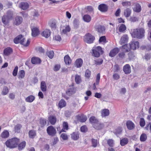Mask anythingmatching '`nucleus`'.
<instances>
[{"mask_svg":"<svg viewBox=\"0 0 151 151\" xmlns=\"http://www.w3.org/2000/svg\"><path fill=\"white\" fill-rule=\"evenodd\" d=\"M145 31L142 28L134 29L132 33V35L134 37L141 39L144 37L145 36Z\"/></svg>","mask_w":151,"mask_h":151,"instance_id":"1","label":"nucleus"},{"mask_svg":"<svg viewBox=\"0 0 151 151\" xmlns=\"http://www.w3.org/2000/svg\"><path fill=\"white\" fill-rule=\"evenodd\" d=\"M13 13L11 11H8L6 15H4L2 16V21L4 27L9 25V21L13 18Z\"/></svg>","mask_w":151,"mask_h":151,"instance_id":"2","label":"nucleus"},{"mask_svg":"<svg viewBox=\"0 0 151 151\" xmlns=\"http://www.w3.org/2000/svg\"><path fill=\"white\" fill-rule=\"evenodd\" d=\"M19 139L16 137H14L8 140L5 142V144L8 147L10 148H14L17 147Z\"/></svg>","mask_w":151,"mask_h":151,"instance_id":"3","label":"nucleus"},{"mask_svg":"<svg viewBox=\"0 0 151 151\" xmlns=\"http://www.w3.org/2000/svg\"><path fill=\"white\" fill-rule=\"evenodd\" d=\"M93 55L96 57H99L101 54L103 53L104 51L102 50L101 47L100 46H98L93 48L92 50Z\"/></svg>","mask_w":151,"mask_h":151,"instance_id":"4","label":"nucleus"},{"mask_svg":"<svg viewBox=\"0 0 151 151\" xmlns=\"http://www.w3.org/2000/svg\"><path fill=\"white\" fill-rule=\"evenodd\" d=\"M47 132L48 135L51 136H55L56 134L55 128L52 126H50L47 128Z\"/></svg>","mask_w":151,"mask_h":151,"instance_id":"5","label":"nucleus"},{"mask_svg":"<svg viewBox=\"0 0 151 151\" xmlns=\"http://www.w3.org/2000/svg\"><path fill=\"white\" fill-rule=\"evenodd\" d=\"M94 39V37L89 33L86 34L84 37V41L88 43H92Z\"/></svg>","mask_w":151,"mask_h":151,"instance_id":"6","label":"nucleus"},{"mask_svg":"<svg viewBox=\"0 0 151 151\" xmlns=\"http://www.w3.org/2000/svg\"><path fill=\"white\" fill-rule=\"evenodd\" d=\"M76 88L73 85L70 86L66 91V94L69 96H71L76 92Z\"/></svg>","mask_w":151,"mask_h":151,"instance_id":"7","label":"nucleus"},{"mask_svg":"<svg viewBox=\"0 0 151 151\" xmlns=\"http://www.w3.org/2000/svg\"><path fill=\"white\" fill-rule=\"evenodd\" d=\"M23 21V18L20 16H17L15 18L13 24L16 26H18L21 24Z\"/></svg>","mask_w":151,"mask_h":151,"instance_id":"8","label":"nucleus"},{"mask_svg":"<svg viewBox=\"0 0 151 151\" xmlns=\"http://www.w3.org/2000/svg\"><path fill=\"white\" fill-rule=\"evenodd\" d=\"M131 49H132L135 50L137 48H138L139 46V42H138L134 41L131 42L129 43Z\"/></svg>","mask_w":151,"mask_h":151,"instance_id":"9","label":"nucleus"},{"mask_svg":"<svg viewBox=\"0 0 151 151\" xmlns=\"http://www.w3.org/2000/svg\"><path fill=\"white\" fill-rule=\"evenodd\" d=\"M134 7L133 8V10L136 13L140 12L141 11L142 8L140 5L138 3H134Z\"/></svg>","mask_w":151,"mask_h":151,"instance_id":"10","label":"nucleus"},{"mask_svg":"<svg viewBox=\"0 0 151 151\" xmlns=\"http://www.w3.org/2000/svg\"><path fill=\"white\" fill-rule=\"evenodd\" d=\"M119 49L118 47L115 48L111 50L109 54V56L113 57L116 55L119 52Z\"/></svg>","mask_w":151,"mask_h":151,"instance_id":"11","label":"nucleus"},{"mask_svg":"<svg viewBox=\"0 0 151 151\" xmlns=\"http://www.w3.org/2000/svg\"><path fill=\"white\" fill-rule=\"evenodd\" d=\"M122 51L127 52L131 50L129 44H126L121 47L120 48Z\"/></svg>","mask_w":151,"mask_h":151,"instance_id":"12","label":"nucleus"},{"mask_svg":"<svg viewBox=\"0 0 151 151\" xmlns=\"http://www.w3.org/2000/svg\"><path fill=\"white\" fill-rule=\"evenodd\" d=\"M128 40V37L127 35L125 34L123 35L119 41V43L121 45L126 43L127 42Z\"/></svg>","mask_w":151,"mask_h":151,"instance_id":"13","label":"nucleus"},{"mask_svg":"<svg viewBox=\"0 0 151 151\" xmlns=\"http://www.w3.org/2000/svg\"><path fill=\"white\" fill-rule=\"evenodd\" d=\"M71 138L74 140L76 141L79 138V134L78 132H74L70 134Z\"/></svg>","mask_w":151,"mask_h":151,"instance_id":"14","label":"nucleus"},{"mask_svg":"<svg viewBox=\"0 0 151 151\" xmlns=\"http://www.w3.org/2000/svg\"><path fill=\"white\" fill-rule=\"evenodd\" d=\"M60 30L62 33L65 34L67 32L70 31V28L68 26H61L60 27Z\"/></svg>","mask_w":151,"mask_h":151,"instance_id":"15","label":"nucleus"},{"mask_svg":"<svg viewBox=\"0 0 151 151\" xmlns=\"http://www.w3.org/2000/svg\"><path fill=\"white\" fill-rule=\"evenodd\" d=\"M123 70L126 74H129L131 72V67L129 64L125 65L123 68Z\"/></svg>","mask_w":151,"mask_h":151,"instance_id":"16","label":"nucleus"},{"mask_svg":"<svg viewBox=\"0 0 151 151\" xmlns=\"http://www.w3.org/2000/svg\"><path fill=\"white\" fill-rule=\"evenodd\" d=\"M32 35L33 37H35L37 36L39 34L38 29L36 27L31 28Z\"/></svg>","mask_w":151,"mask_h":151,"instance_id":"17","label":"nucleus"},{"mask_svg":"<svg viewBox=\"0 0 151 151\" xmlns=\"http://www.w3.org/2000/svg\"><path fill=\"white\" fill-rule=\"evenodd\" d=\"M29 6V4L27 2H22L19 4V7L23 10L27 9Z\"/></svg>","mask_w":151,"mask_h":151,"instance_id":"18","label":"nucleus"},{"mask_svg":"<svg viewBox=\"0 0 151 151\" xmlns=\"http://www.w3.org/2000/svg\"><path fill=\"white\" fill-rule=\"evenodd\" d=\"M31 61L32 63L33 64H40L41 62L40 58L35 57H33L31 59Z\"/></svg>","mask_w":151,"mask_h":151,"instance_id":"19","label":"nucleus"},{"mask_svg":"<svg viewBox=\"0 0 151 151\" xmlns=\"http://www.w3.org/2000/svg\"><path fill=\"white\" fill-rule=\"evenodd\" d=\"M83 60L81 58L77 59L75 63V66L77 68L81 67L82 65Z\"/></svg>","mask_w":151,"mask_h":151,"instance_id":"20","label":"nucleus"},{"mask_svg":"<svg viewBox=\"0 0 151 151\" xmlns=\"http://www.w3.org/2000/svg\"><path fill=\"white\" fill-rule=\"evenodd\" d=\"M90 122L91 123L93 127L96 124H97L98 123V120L94 116H91L89 119Z\"/></svg>","mask_w":151,"mask_h":151,"instance_id":"21","label":"nucleus"},{"mask_svg":"<svg viewBox=\"0 0 151 151\" xmlns=\"http://www.w3.org/2000/svg\"><path fill=\"white\" fill-rule=\"evenodd\" d=\"M77 119L81 122H85L87 119V118L86 116L83 115H78L76 116Z\"/></svg>","mask_w":151,"mask_h":151,"instance_id":"22","label":"nucleus"},{"mask_svg":"<svg viewBox=\"0 0 151 151\" xmlns=\"http://www.w3.org/2000/svg\"><path fill=\"white\" fill-rule=\"evenodd\" d=\"M50 34L51 32L49 29H45L42 32L41 35L42 36L47 38L50 36Z\"/></svg>","mask_w":151,"mask_h":151,"instance_id":"23","label":"nucleus"},{"mask_svg":"<svg viewBox=\"0 0 151 151\" xmlns=\"http://www.w3.org/2000/svg\"><path fill=\"white\" fill-rule=\"evenodd\" d=\"M98 9L101 11L102 12H106L108 9L107 5L104 4H102L99 5Z\"/></svg>","mask_w":151,"mask_h":151,"instance_id":"24","label":"nucleus"},{"mask_svg":"<svg viewBox=\"0 0 151 151\" xmlns=\"http://www.w3.org/2000/svg\"><path fill=\"white\" fill-rule=\"evenodd\" d=\"M12 52V49L9 47L5 48L4 50L3 54L6 56H8L10 55Z\"/></svg>","mask_w":151,"mask_h":151,"instance_id":"25","label":"nucleus"},{"mask_svg":"<svg viewBox=\"0 0 151 151\" xmlns=\"http://www.w3.org/2000/svg\"><path fill=\"white\" fill-rule=\"evenodd\" d=\"M29 43L30 41L29 39L26 40L25 38L23 37L20 42V43L22 45L25 46H27L29 45Z\"/></svg>","mask_w":151,"mask_h":151,"instance_id":"26","label":"nucleus"},{"mask_svg":"<svg viewBox=\"0 0 151 151\" xmlns=\"http://www.w3.org/2000/svg\"><path fill=\"white\" fill-rule=\"evenodd\" d=\"M49 122L52 125H54L56 122V118L53 116H50L48 118Z\"/></svg>","mask_w":151,"mask_h":151,"instance_id":"27","label":"nucleus"},{"mask_svg":"<svg viewBox=\"0 0 151 151\" xmlns=\"http://www.w3.org/2000/svg\"><path fill=\"white\" fill-rule=\"evenodd\" d=\"M100 78V73L97 74L96 76V82L94 83L93 85V89H96V85H98L99 84Z\"/></svg>","mask_w":151,"mask_h":151,"instance_id":"28","label":"nucleus"},{"mask_svg":"<svg viewBox=\"0 0 151 151\" xmlns=\"http://www.w3.org/2000/svg\"><path fill=\"white\" fill-rule=\"evenodd\" d=\"M126 126L129 130H132L134 127V124L131 121H128L126 123Z\"/></svg>","mask_w":151,"mask_h":151,"instance_id":"29","label":"nucleus"},{"mask_svg":"<svg viewBox=\"0 0 151 151\" xmlns=\"http://www.w3.org/2000/svg\"><path fill=\"white\" fill-rule=\"evenodd\" d=\"M132 12V10L130 8H127L124 9V15L126 17H129Z\"/></svg>","mask_w":151,"mask_h":151,"instance_id":"30","label":"nucleus"},{"mask_svg":"<svg viewBox=\"0 0 151 151\" xmlns=\"http://www.w3.org/2000/svg\"><path fill=\"white\" fill-rule=\"evenodd\" d=\"M28 134L30 138H34L36 135V132L34 130H30L29 131Z\"/></svg>","mask_w":151,"mask_h":151,"instance_id":"31","label":"nucleus"},{"mask_svg":"<svg viewBox=\"0 0 151 151\" xmlns=\"http://www.w3.org/2000/svg\"><path fill=\"white\" fill-rule=\"evenodd\" d=\"M96 30L100 33H102L105 30L104 27L101 25H98L96 26Z\"/></svg>","mask_w":151,"mask_h":151,"instance_id":"32","label":"nucleus"},{"mask_svg":"<svg viewBox=\"0 0 151 151\" xmlns=\"http://www.w3.org/2000/svg\"><path fill=\"white\" fill-rule=\"evenodd\" d=\"M91 17L88 15L85 14L83 17V21L86 22H89L91 20Z\"/></svg>","mask_w":151,"mask_h":151,"instance_id":"33","label":"nucleus"},{"mask_svg":"<svg viewBox=\"0 0 151 151\" xmlns=\"http://www.w3.org/2000/svg\"><path fill=\"white\" fill-rule=\"evenodd\" d=\"M25 72L23 70H21L19 72L18 78L19 79L24 78L25 76Z\"/></svg>","mask_w":151,"mask_h":151,"instance_id":"34","label":"nucleus"},{"mask_svg":"<svg viewBox=\"0 0 151 151\" xmlns=\"http://www.w3.org/2000/svg\"><path fill=\"white\" fill-rule=\"evenodd\" d=\"M101 114L103 117L108 116L109 114V110L107 109H104L102 110Z\"/></svg>","mask_w":151,"mask_h":151,"instance_id":"35","label":"nucleus"},{"mask_svg":"<svg viewBox=\"0 0 151 151\" xmlns=\"http://www.w3.org/2000/svg\"><path fill=\"white\" fill-rule=\"evenodd\" d=\"M40 88L41 90L43 92L46 91L47 86L45 82L44 81H42L41 83Z\"/></svg>","mask_w":151,"mask_h":151,"instance_id":"36","label":"nucleus"},{"mask_svg":"<svg viewBox=\"0 0 151 151\" xmlns=\"http://www.w3.org/2000/svg\"><path fill=\"white\" fill-rule=\"evenodd\" d=\"M63 128L61 130L60 132H65V130H68V126L67 122H64L63 123Z\"/></svg>","mask_w":151,"mask_h":151,"instance_id":"37","label":"nucleus"},{"mask_svg":"<svg viewBox=\"0 0 151 151\" xmlns=\"http://www.w3.org/2000/svg\"><path fill=\"white\" fill-rule=\"evenodd\" d=\"M22 35H20L17 36V37H16L14 39V42L15 44H16L20 43V40H22Z\"/></svg>","mask_w":151,"mask_h":151,"instance_id":"38","label":"nucleus"},{"mask_svg":"<svg viewBox=\"0 0 151 151\" xmlns=\"http://www.w3.org/2000/svg\"><path fill=\"white\" fill-rule=\"evenodd\" d=\"M66 105V103L65 101L63 99H61L58 103V107L61 108L65 107Z\"/></svg>","mask_w":151,"mask_h":151,"instance_id":"39","label":"nucleus"},{"mask_svg":"<svg viewBox=\"0 0 151 151\" xmlns=\"http://www.w3.org/2000/svg\"><path fill=\"white\" fill-rule=\"evenodd\" d=\"M9 136V132L7 130L4 131L1 134V137L3 138H6Z\"/></svg>","mask_w":151,"mask_h":151,"instance_id":"40","label":"nucleus"},{"mask_svg":"<svg viewBox=\"0 0 151 151\" xmlns=\"http://www.w3.org/2000/svg\"><path fill=\"white\" fill-rule=\"evenodd\" d=\"M35 99V97L34 96L32 95H30L27 97L25 101L27 102L31 103L34 101Z\"/></svg>","mask_w":151,"mask_h":151,"instance_id":"41","label":"nucleus"},{"mask_svg":"<svg viewBox=\"0 0 151 151\" xmlns=\"http://www.w3.org/2000/svg\"><path fill=\"white\" fill-rule=\"evenodd\" d=\"M104 127V124L99 123L98 122V123H97V124H96L93 127L96 129L99 130L103 128Z\"/></svg>","mask_w":151,"mask_h":151,"instance_id":"42","label":"nucleus"},{"mask_svg":"<svg viewBox=\"0 0 151 151\" xmlns=\"http://www.w3.org/2000/svg\"><path fill=\"white\" fill-rule=\"evenodd\" d=\"M64 61L66 64L69 65L71 62L70 57L68 55H65L64 58Z\"/></svg>","mask_w":151,"mask_h":151,"instance_id":"43","label":"nucleus"},{"mask_svg":"<svg viewBox=\"0 0 151 151\" xmlns=\"http://www.w3.org/2000/svg\"><path fill=\"white\" fill-rule=\"evenodd\" d=\"M126 26L123 24H121L119 28V31L120 32H124L126 29Z\"/></svg>","mask_w":151,"mask_h":151,"instance_id":"44","label":"nucleus"},{"mask_svg":"<svg viewBox=\"0 0 151 151\" xmlns=\"http://www.w3.org/2000/svg\"><path fill=\"white\" fill-rule=\"evenodd\" d=\"M46 54V55L50 59L52 58L54 56V53L53 51H48L47 52Z\"/></svg>","mask_w":151,"mask_h":151,"instance_id":"45","label":"nucleus"},{"mask_svg":"<svg viewBox=\"0 0 151 151\" xmlns=\"http://www.w3.org/2000/svg\"><path fill=\"white\" fill-rule=\"evenodd\" d=\"M98 142L97 139L92 138L91 139L92 146L94 147H96L98 145Z\"/></svg>","mask_w":151,"mask_h":151,"instance_id":"46","label":"nucleus"},{"mask_svg":"<svg viewBox=\"0 0 151 151\" xmlns=\"http://www.w3.org/2000/svg\"><path fill=\"white\" fill-rule=\"evenodd\" d=\"M128 142V140L127 138H124L121 140L120 144L122 146L127 144Z\"/></svg>","mask_w":151,"mask_h":151,"instance_id":"47","label":"nucleus"},{"mask_svg":"<svg viewBox=\"0 0 151 151\" xmlns=\"http://www.w3.org/2000/svg\"><path fill=\"white\" fill-rule=\"evenodd\" d=\"M26 143L25 141H23L20 143L18 147V149L19 150H22L26 146Z\"/></svg>","mask_w":151,"mask_h":151,"instance_id":"48","label":"nucleus"},{"mask_svg":"<svg viewBox=\"0 0 151 151\" xmlns=\"http://www.w3.org/2000/svg\"><path fill=\"white\" fill-rule=\"evenodd\" d=\"M128 56L130 60H133L135 57L134 53L132 52H130L128 54Z\"/></svg>","mask_w":151,"mask_h":151,"instance_id":"49","label":"nucleus"},{"mask_svg":"<svg viewBox=\"0 0 151 151\" xmlns=\"http://www.w3.org/2000/svg\"><path fill=\"white\" fill-rule=\"evenodd\" d=\"M75 81L76 84H79L81 81L80 76L76 75L75 77Z\"/></svg>","mask_w":151,"mask_h":151,"instance_id":"50","label":"nucleus"},{"mask_svg":"<svg viewBox=\"0 0 151 151\" xmlns=\"http://www.w3.org/2000/svg\"><path fill=\"white\" fill-rule=\"evenodd\" d=\"M49 25L52 28L55 29L56 28V23L54 21H50L49 23Z\"/></svg>","mask_w":151,"mask_h":151,"instance_id":"51","label":"nucleus"},{"mask_svg":"<svg viewBox=\"0 0 151 151\" xmlns=\"http://www.w3.org/2000/svg\"><path fill=\"white\" fill-rule=\"evenodd\" d=\"M9 92V90L7 87L4 86L2 91V94L3 95H6Z\"/></svg>","mask_w":151,"mask_h":151,"instance_id":"52","label":"nucleus"},{"mask_svg":"<svg viewBox=\"0 0 151 151\" xmlns=\"http://www.w3.org/2000/svg\"><path fill=\"white\" fill-rule=\"evenodd\" d=\"M21 127L22 126L20 124H18L16 125L14 127L15 132H19Z\"/></svg>","mask_w":151,"mask_h":151,"instance_id":"53","label":"nucleus"},{"mask_svg":"<svg viewBox=\"0 0 151 151\" xmlns=\"http://www.w3.org/2000/svg\"><path fill=\"white\" fill-rule=\"evenodd\" d=\"M147 139V136L145 134H142L140 138V140L142 142L145 141Z\"/></svg>","mask_w":151,"mask_h":151,"instance_id":"54","label":"nucleus"},{"mask_svg":"<svg viewBox=\"0 0 151 151\" xmlns=\"http://www.w3.org/2000/svg\"><path fill=\"white\" fill-rule=\"evenodd\" d=\"M103 62V60L101 58H99L95 60V64L96 65H100Z\"/></svg>","mask_w":151,"mask_h":151,"instance_id":"55","label":"nucleus"},{"mask_svg":"<svg viewBox=\"0 0 151 151\" xmlns=\"http://www.w3.org/2000/svg\"><path fill=\"white\" fill-rule=\"evenodd\" d=\"M73 26L75 28H77L78 27L79 22L78 20L75 19L73 22Z\"/></svg>","mask_w":151,"mask_h":151,"instance_id":"56","label":"nucleus"},{"mask_svg":"<svg viewBox=\"0 0 151 151\" xmlns=\"http://www.w3.org/2000/svg\"><path fill=\"white\" fill-rule=\"evenodd\" d=\"M40 124H41V127H43L46 124V121L45 119H41L40 120Z\"/></svg>","mask_w":151,"mask_h":151,"instance_id":"57","label":"nucleus"},{"mask_svg":"<svg viewBox=\"0 0 151 151\" xmlns=\"http://www.w3.org/2000/svg\"><path fill=\"white\" fill-rule=\"evenodd\" d=\"M122 5L124 6H130L131 3L130 2L128 1H123L122 2Z\"/></svg>","mask_w":151,"mask_h":151,"instance_id":"58","label":"nucleus"},{"mask_svg":"<svg viewBox=\"0 0 151 151\" xmlns=\"http://www.w3.org/2000/svg\"><path fill=\"white\" fill-rule=\"evenodd\" d=\"M122 128L120 127H119L115 129L114 133L116 134H120L122 132Z\"/></svg>","mask_w":151,"mask_h":151,"instance_id":"59","label":"nucleus"},{"mask_svg":"<svg viewBox=\"0 0 151 151\" xmlns=\"http://www.w3.org/2000/svg\"><path fill=\"white\" fill-rule=\"evenodd\" d=\"M107 143L111 147H112L113 146L114 144V141L112 139H109L107 140Z\"/></svg>","mask_w":151,"mask_h":151,"instance_id":"60","label":"nucleus"},{"mask_svg":"<svg viewBox=\"0 0 151 151\" xmlns=\"http://www.w3.org/2000/svg\"><path fill=\"white\" fill-rule=\"evenodd\" d=\"M124 52H120L118 54V56L119 58L121 59H124L125 58L126 55Z\"/></svg>","mask_w":151,"mask_h":151,"instance_id":"61","label":"nucleus"},{"mask_svg":"<svg viewBox=\"0 0 151 151\" xmlns=\"http://www.w3.org/2000/svg\"><path fill=\"white\" fill-rule=\"evenodd\" d=\"M91 75V72L88 69H87L85 73V77L89 78L90 77Z\"/></svg>","mask_w":151,"mask_h":151,"instance_id":"62","label":"nucleus"},{"mask_svg":"<svg viewBox=\"0 0 151 151\" xmlns=\"http://www.w3.org/2000/svg\"><path fill=\"white\" fill-rule=\"evenodd\" d=\"M60 137L62 138L63 140H66L68 139V137L66 134L62 133L60 135Z\"/></svg>","mask_w":151,"mask_h":151,"instance_id":"63","label":"nucleus"},{"mask_svg":"<svg viewBox=\"0 0 151 151\" xmlns=\"http://www.w3.org/2000/svg\"><path fill=\"white\" fill-rule=\"evenodd\" d=\"M140 126L142 127H143L145 125V122L144 119L143 118H141L139 122Z\"/></svg>","mask_w":151,"mask_h":151,"instance_id":"64","label":"nucleus"}]
</instances>
